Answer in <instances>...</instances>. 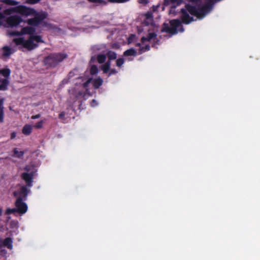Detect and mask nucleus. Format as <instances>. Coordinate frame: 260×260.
Masks as SVG:
<instances>
[{"label": "nucleus", "instance_id": "nucleus-1", "mask_svg": "<svg viewBox=\"0 0 260 260\" xmlns=\"http://www.w3.org/2000/svg\"><path fill=\"white\" fill-rule=\"evenodd\" d=\"M36 29L31 26H26L21 29V31H11L9 32V35L11 36H19L23 35H29V38L27 40H25L23 38H14L13 42L17 46L21 45L18 47L20 50L22 48H26L28 50H33L38 47V45L34 43H44L41 36L35 35Z\"/></svg>", "mask_w": 260, "mask_h": 260}, {"label": "nucleus", "instance_id": "nucleus-2", "mask_svg": "<svg viewBox=\"0 0 260 260\" xmlns=\"http://www.w3.org/2000/svg\"><path fill=\"white\" fill-rule=\"evenodd\" d=\"M14 13H19L25 16L34 15L35 18L39 24L46 19L47 16V14L46 12H37L34 9L28 8L23 5L10 8L5 11V13L7 14H11Z\"/></svg>", "mask_w": 260, "mask_h": 260}, {"label": "nucleus", "instance_id": "nucleus-3", "mask_svg": "<svg viewBox=\"0 0 260 260\" xmlns=\"http://www.w3.org/2000/svg\"><path fill=\"white\" fill-rule=\"evenodd\" d=\"M68 57V55L66 53H52L44 58L43 62L47 68H55Z\"/></svg>", "mask_w": 260, "mask_h": 260}, {"label": "nucleus", "instance_id": "nucleus-4", "mask_svg": "<svg viewBox=\"0 0 260 260\" xmlns=\"http://www.w3.org/2000/svg\"><path fill=\"white\" fill-rule=\"evenodd\" d=\"M214 0H207L208 3L204 6L197 9L195 6L189 4L185 5V10L192 15H194L199 19L202 18L212 8V3Z\"/></svg>", "mask_w": 260, "mask_h": 260}, {"label": "nucleus", "instance_id": "nucleus-5", "mask_svg": "<svg viewBox=\"0 0 260 260\" xmlns=\"http://www.w3.org/2000/svg\"><path fill=\"white\" fill-rule=\"evenodd\" d=\"M170 26L168 24L164 23L161 28L162 32H166L171 35L177 34L179 30L180 32L184 31V28L179 19H173L170 21Z\"/></svg>", "mask_w": 260, "mask_h": 260}, {"label": "nucleus", "instance_id": "nucleus-6", "mask_svg": "<svg viewBox=\"0 0 260 260\" xmlns=\"http://www.w3.org/2000/svg\"><path fill=\"white\" fill-rule=\"evenodd\" d=\"M23 200L21 197H18L15 203L17 212L20 214H23L27 211V205L23 202Z\"/></svg>", "mask_w": 260, "mask_h": 260}, {"label": "nucleus", "instance_id": "nucleus-7", "mask_svg": "<svg viewBox=\"0 0 260 260\" xmlns=\"http://www.w3.org/2000/svg\"><path fill=\"white\" fill-rule=\"evenodd\" d=\"M23 21L22 18L18 15H12L6 19V23L10 27L17 26Z\"/></svg>", "mask_w": 260, "mask_h": 260}, {"label": "nucleus", "instance_id": "nucleus-8", "mask_svg": "<svg viewBox=\"0 0 260 260\" xmlns=\"http://www.w3.org/2000/svg\"><path fill=\"white\" fill-rule=\"evenodd\" d=\"M35 175L32 173H29L28 172H23L21 173L20 177L24 181L25 185L27 186L28 187H31L33 185V179Z\"/></svg>", "mask_w": 260, "mask_h": 260}, {"label": "nucleus", "instance_id": "nucleus-9", "mask_svg": "<svg viewBox=\"0 0 260 260\" xmlns=\"http://www.w3.org/2000/svg\"><path fill=\"white\" fill-rule=\"evenodd\" d=\"M180 12L182 14L181 18L183 23L188 24L193 21V18L189 15L185 9H181Z\"/></svg>", "mask_w": 260, "mask_h": 260}, {"label": "nucleus", "instance_id": "nucleus-10", "mask_svg": "<svg viewBox=\"0 0 260 260\" xmlns=\"http://www.w3.org/2000/svg\"><path fill=\"white\" fill-rule=\"evenodd\" d=\"M0 244L2 245V247H7L8 249L11 250L13 248V240L10 237H7L4 240L2 239L0 240Z\"/></svg>", "mask_w": 260, "mask_h": 260}, {"label": "nucleus", "instance_id": "nucleus-11", "mask_svg": "<svg viewBox=\"0 0 260 260\" xmlns=\"http://www.w3.org/2000/svg\"><path fill=\"white\" fill-rule=\"evenodd\" d=\"M28 188L27 186L23 185L19 189V197H21L24 201L27 199V196L30 191Z\"/></svg>", "mask_w": 260, "mask_h": 260}, {"label": "nucleus", "instance_id": "nucleus-12", "mask_svg": "<svg viewBox=\"0 0 260 260\" xmlns=\"http://www.w3.org/2000/svg\"><path fill=\"white\" fill-rule=\"evenodd\" d=\"M0 90L5 91L7 90L10 83L8 79H0Z\"/></svg>", "mask_w": 260, "mask_h": 260}, {"label": "nucleus", "instance_id": "nucleus-13", "mask_svg": "<svg viewBox=\"0 0 260 260\" xmlns=\"http://www.w3.org/2000/svg\"><path fill=\"white\" fill-rule=\"evenodd\" d=\"M92 83L94 88L98 89L103 84V80L101 77H99L92 80Z\"/></svg>", "mask_w": 260, "mask_h": 260}, {"label": "nucleus", "instance_id": "nucleus-14", "mask_svg": "<svg viewBox=\"0 0 260 260\" xmlns=\"http://www.w3.org/2000/svg\"><path fill=\"white\" fill-rule=\"evenodd\" d=\"M13 154L12 156L19 158H22L24 154L23 151H19L17 148H14L13 150Z\"/></svg>", "mask_w": 260, "mask_h": 260}, {"label": "nucleus", "instance_id": "nucleus-15", "mask_svg": "<svg viewBox=\"0 0 260 260\" xmlns=\"http://www.w3.org/2000/svg\"><path fill=\"white\" fill-rule=\"evenodd\" d=\"M23 170H24L25 172H28L29 173H32L33 175H35V173L37 172L36 169L33 165H27L23 168Z\"/></svg>", "mask_w": 260, "mask_h": 260}, {"label": "nucleus", "instance_id": "nucleus-16", "mask_svg": "<svg viewBox=\"0 0 260 260\" xmlns=\"http://www.w3.org/2000/svg\"><path fill=\"white\" fill-rule=\"evenodd\" d=\"M138 53L136 50L134 48H130L125 50L123 52V56H136Z\"/></svg>", "mask_w": 260, "mask_h": 260}, {"label": "nucleus", "instance_id": "nucleus-17", "mask_svg": "<svg viewBox=\"0 0 260 260\" xmlns=\"http://www.w3.org/2000/svg\"><path fill=\"white\" fill-rule=\"evenodd\" d=\"M3 56L4 57H9L11 54L13 53L11 48L9 46H5L3 47Z\"/></svg>", "mask_w": 260, "mask_h": 260}, {"label": "nucleus", "instance_id": "nucleus-18", "mask_svg": "<svg viewBox=\"0 0 260 260\" xmlns=\"http://www.w3.org/2000/svg\"><path fill=\"white\" fill-rule=\"evenodd\" d=\"M22 133L26 135H29L32 132V127L29 124H25L22 128Z\"/></svg>", "mask_w": 260, "mask_h": 260}, {"label": "nucleus", "instance_id": "nucleus-19", "mask_svg": "<svg viewBox=\"0 0 260 260\" xmlns=\"http://www.w3.org/2000/svg\"><path fill=\"white\" fill-rule=\"evenodd\" d=\"M106 56L110 60H115L117 58V54L115 52L109 50L106 53Z\"/></svg>", "mask_w": 260, "mask_h": 260}, {"label": "nucleus", "instance_id": "nucleus-20", "mask_svg": "<svg viewBox=\"0 0 260 260\" xmlns=\"http://www.w3.org/2000/svg\"><path fill=\"white\" fill-rule=\"evenodd\" d=\"M106 54H99L96 56V59L98 62L100 64L105 63L106 60Z\"/></svg>", "mask_w": 260, "mask_h": 260}, {"label": "nucleus", "instance_id": "nucleus-21", "mask_svg": "<svg viewBox=\"0 0 260 260\" xmlns=\"http://www.w3.org/2000/svg\"><path fill=\"white\" fill-rule=\"evenodd\" d=\"M0 74L8 79L11 74V70L9 68L3 69L0 70Z\"/></svg>", "mask_w": 260, "mask_h": 260}, {"label": "nucleus", "instance_id": "nucleus-22", "mask_svg": "<svg viewBox=\"0 0 260 260\" xmlns=\"http://www.w3.org/2000/svg\"><path fill=\"white\" fill-rule=\"evenodd\" d=\"M90 3H92L95 4V6H105L107 3L104 0H87Z\"/></svg>", "mask_w": 260, "mask_h": 260}, {"label": "nucleus", "instance_id": "nucleus-23", "mask_svg": "<svg viewBox=\"0 0 260 260\" xmlns=\"http://www.w3.org/2000/svg\"><path fill=\"white\" fill-rule=\"evenodd\" d=\"M150 49V46L149 45H146L145 46H141L139 49L138 54L140 55L146 51Z\"/></svg>", "mask_w": 260, "mask_h": 260}, {"label": "nucleus", "instance_id": "nucleus-24", "mask_svg": "<svg viewBox=\"0 0 260 260\" xmlns=\"http://www.w3.org/2000/svg\"><path fill=\"white\" fill-rule=\"evenodd\" d=\"M27 23L31 26H37L39 24V22L37 21V20L34 18H30L27 20Z\"/></svg>", "mask_w": 260, "mask_h": 260}, {"label": "nucleus", "instance_id": "nucleus-25", "mask_svg": "<svg viewBox=\"0 0 260 260\" xmlns=\"http://www.w3.org/2000/svg\"><path fill=\"white\" fill-rule=\"evenodd\" d=\"M98 72V68L96 65L91 66L90 69V73L92 75H95Z\"/></svg>", "mask_w": 260, "mask_h": 260}, {"label": "nucleus", "instance_id": "nucleus-26", "mask_svg": "<svg viewBox=\"0 0 260 260\" xmlns=\"http://www.w3.org/2000/svg\"><path fill=\"white\" fill-rule=\"evenodd\" d=\"M3 2L7 5L15 6L18 4V2L14 0H4Z\"/></svg>", "mask_w": 260, "mask_h": 260}, {"label": "nucleus", "instance_id": "nucleus-27", "mask_svg": "<svg viewBox=\"0 0 260 260\" xmlns=\"http://www.w3.org/2000/svg\"><path fill=\"white\" fill-rule=\"evenodd\" d=\"M124 63V59L123 58H119L116 60V65L117 67L120 68Z\"/></svg>", "mask_w": 260, "mask_h": 260}, {"label": "nucleus", "instance_id": "nucleus-28", "mask_svg": "<svg viewBox=\"0 0 260 260\" xmlns=\"http://www.w3.org/2000/svg\"><path fill=\"white\" fill-rule=\"evenodd\" d=\"M157 35L155 32L149 33L146 37L148 39V41H150L152 39L156 38Z\"/></svg>", "mask_w": 260, "mask_h": 260}, {"label": "nucleus", "instance_id": "nucleus-29", "mask_svg": "<svg viewBox=\"0 0 260 260\" xmlns=\"http://www.w3.org/2000/svg\"><path fill=\"white\" fill-rule=\"evenodd\" d=\"M17 212L16 208H7L5 211L6 215H10Z\"/></svg>", "mask_w": 260, "mask_h": 260}, {"label": "nucleus", "instance_id": "nucleus-30", "mask_svg": "<svg viewBox=\"0 0 260 260\" xmlns=\"http://www.w3.org/2000/svg\"><path fill=\"white\" fill-rule=\"evenodd\" d=\"M101 69L104 74H107L109 72V71L110 69V68L104 64L102 66Z\"/></svg>", "mask_w": 260, "mask_h": 260}, {"label": "nucleus", "instance_id": "nucleus-31", "mask_svg": "<svg viewBox=\"0 0 260 260\" xmlns=\"http://www.w3.org/2000/svg\"><path fill=\"white\" fill-rule=\"evenodd\" d=\"M43 123H44V121L41 120L36 123V124L35 125V127L36 128H41L43 127Z\"/></svg>", "mask_w": 260, "mask_h": 260}, {"label": "nucleus", "instance_id": "nucleus-32", "mask_svg": "<svg viewBox=\"0 0 260 260\" xmlns=\"http://www.w3.org/2000/svg\"><path fill=\"white\" fill-rule=\"evenodd\" d=\"M2 245L0 244V255L4 256L7 254V250L3 248Z\"/></svg>", "mask_w": 260, "mask_h": 260}, {"label": "nucleus", "instance_id": "nucleus-33", "mask_svg": "<svg viewBox=\"0 0 260 260\" xmlns=\"http://www.w3.org/2000/svg\"><path fill=\"white\" fill-rule=\"evenodd\" d=\"M92 81V79L91 78H89L85 82H84L83 84V86L84 88H86L88 87L89 83L91 82V81Z\"/></svg>", "mask_w": 260, "mask_h": 260}, {"label": "nucleus", "instance_id": "nucleus-34", "mask_svg": "<svg viewBox=\"0 0 260 260\" xmlns=\"http://www.w3.org/2000/svg\"><path fill=\"white\" fill-rule=\"evenodd\" d=\"M117 73H118V72L115 69H110L108 76H111V75L116 74Z\"/></svg>", "mask_w": 260, "mask_h": 260}, {"label": "nucleus", "instance_id": "nucleus-35", "mask_svg": "<svg viewBox=\"0 0 260 260\" xmlns=\"http://www.w3.org/2000/svg\"><path fill=\"white\" fill-rule=\"evenodd\" d=\"M4 109L0 110V122H4Z\"/></svg>", "mask_w": 260, "mask_h": 260}, {"label": "nucleus", "instance_id": "nucleus-36", "mask_svg": "<svg viewBox=\"0 0 260 260\" xmlns=\"http://www.w3.org/2000/svg\"><path fill=\"white\" fill-rule=\"evenodd\" d=\"M5 99L4 98L0 99V110L4 109V103Z\"/></svg>", "mask_w": 260, "mask_h": 260}, {"label": "nucleus", "instance_id": "nucleus-37", "mask_svg": "<svg viewBox=\"0 0 260 260\" xmlns=\"http://www.w3.org/2000/svg\"><path fill=\"white\" fill-rule=\"evenodd\" d=\"M66 115L64 112H61L58 115V117L60 119H64Z\"/></svg>", "mask_w": 260, "mask_h": 260}, {"label": "nucleus", "instance_id": "nucleus-38", "mask_svg": "<svg viewBox=\"0 0 260 260\" xmlns=\"http://www.w3.org/2000/svg\"><path fill=\"white\" fill-rule=\"evenodd\" d=\"M90 105L92 107H94L98 105V103L96 100H92L90 103Z\"/></svg>", "mask_w": 260, "mask_h": 260}, {"label": "nucleus", "instance_id": "nucleus-39", "mask_svg": "<svg viewBox=\"0 0 260 260\" xmlns=\"http://www.w3.org/2000/svg\"><path fill=\"white\" fill-rule=\"evenodd\" d=\"M41 0H28V3L30 4H35L39 3Z\"/></svg>", "mask_w": 260, "mask_h": 260}, {"label": "nucleus", "instance_id": "nucleus-40", "mask_svg": "<svg viewBox=\"0 0 260 260\" xmlns=\"http://www.w3.org/2000/svg\"><path fill=\"white\" fill-rule=\"evenodd\" d=\"M139 3L143 5H146L148 3V0H139Z\"/></svg>", "mask_w": 260, "mask_h": 260}, {"label": "nucleus", "instance_id": "nucleus-41", "mask_svg": "<svg viewBox=\"0 0 260 260\" xmlns=\"http://www.w3.org/2000/svg\"><path fill=\"white\" fill-rule=\"evenodd\" d=\"M41 117V115L40 114H36L35 115H32L31 117V118L32 119H38L39 118Z\"/></svg>", "mask_w": 260, "mask_h": 260}, {"label": "nucleus", "instance_id": "nucleus-42", "mask_svg": "<svg viewBox=\"0 0 260 260\" xmlns=\"http://www.w3.org/2000/svg\"><path fill=\"white\" fill-rule=\"evenodd\" d=\"M141 41L142 43H144L145 42L148 41V39L146 37H143L141 39Z\"/></svg>", "mask_w": 260, "mask_h": 260}, {"label": "nucleus", "instance_id": "nucleus-43", "mask_svg": "<svg viewBox=\"0 0 260 260\" xmlns=\"http://www.w3.org/2000/svg\"><path fill=\"white\" fill-rule=\"evenodd\" d=\"M16 136V133L13 132L11 134V139H14Z\"/></svg>", "mask_w": 260, "mask_h": 260}, {"label": "nucleus", "instance_id": "nucleus-44", "mask_svg": "<svg viewBox=\"0 0 260 260\" xmlns=\"http://www.w3.org/2000/svg\"><path fill=\"white\" fill-rule=\"evenodd\" d=\"M13 194L14 197H17L18 196H19V192L18 191H15L13 192Z\"/></svg>", "mask_w": 260, "mask_h": 260}, {"label": "nucleus", "instance_id": "nucleus-45", "mask_svg": "<svg viewBox=\"0 0 260 260\" xmlns=\"http://www.w3.org/2000/svg\"><path fill=\"white\" fill-rule=\"evenodd\" d=\"M111 60H109V59H108V61H106V62L104 63V64H105V65H106V66H108L109 67H110H110H111Z\"/></svg>", "mask_w": 260, "mask_h": 260}, {"label": "nucleus", "instance_id": "nucleus-46", "mask_svg": "<svg viewBox=\"0 0 260 260\" xmlns=\"http://www.w3.org/2000/svg\"><path fill=\"white\" fill-rule=\"evenodd\" d=\"M129 0H116V3H122L128 1Z\"/></svg>", "mask_w": 260, "mask_h": 260}, {"label": "nucleus", "instance_id": "nucleus-47", "mask_svg": "<svg viewBox=\"0 0 260 260\" xmlns=\"http://www.w3.org/2000/svg\"><path fill=\"white\" fill-rule=\"evenodd\" d=\"M4 18V15L2 13H0V25H1V20Z\"/></svg>", "mask_w": 260, "mask_h": 260}, {"label": "nucleus", "instance_id": "nucleus-48", "mask_svg": "<svg viewBox=\"0 0 260 260\" xmlns=\"http://www.w3.org/2000/svg\"><path fill=\"white\" fill-rule=\"evenodd\" d=\"M109 2L111 3H116V0H108Z\"/></svg>", "mask_w": 260, "mask_h": 260}, {"label": "nucleus", "instance_id": "nucleus-49", "mask_svg": "<svg viewBox=\"0 0 260 260\" xmlns=\"http://www.w3.org/2000/svg\"><path fill=\"white\" fill-rule=\"evenodd\" d=\"M192 3H197L200 2L201 0H189Z\"/></svg>", "mask_w": 260, "mask_h": 260}, {"label": "nucleus", "instance_id": "nucleus-50", "mask_svg": "<svg viewBox=\"0 0 260 260\" xmlns=\"http://www.w3.org/2000/svg\"><path fill=\"white\" fill-rule=\"evenodd\" d=\"M136 46L137 47H139V48H140L141 47V44L140 43H137L136 44Z\"/></svg>", "mask_w": 260, "mask_h": 260}, {"label": "nucleus", "instance_id": "nucleus-51", "mask_svg": "<svg viewBox=\"0 0 260 260\" xmlns=\"http://www.w3.org/2000/svg\"><path fill=\"white\" fill-rule=\"evenodd\" d=\"M3 213V209L2 208H0V216L2 215Z\"/></svg>", "mask_w": 260, "mask_h": 260}, {"label": "nucleus", "instance_id": "nucleus-52", "mask_svg": "<svg viewBox=\"0 0 260 260\" xmlns=\"http://www.w3.org/2000/svg\"><path fill=\"white\" fill-rule=\"evenodd\" d=\"M71 74H72V72H70L69 74V76L71 77Z\"/></svg>", "mask_w": 260, "mask_h": 260}, {"label": "nucleus", "instance_id": "nucleus-53", "mask_svg": "<svg viewBox=\"0 0 260 260\" xmlns=\"http://www.w3.org/2000/svg\"><path fill=\"white\" fill-rule=\"evenodd\" d=\"M14 222L13 221H11V224L12 225L13 224V223Z\"/></svg>", "mask_w": 260, "mask_h": 260}, {"label": "nucleus", "instance_id": "nucleus-54", "mask_svg": "<svg viewBox=\"0 0 260 260\" xmlns=\"http://www.w3.org/2000/svg\"><path fill=\"white\" fill-rule=\"evenodd\" d=\"M46 24H47V22H44V25H46Z\"/></svg>", "mask_w": 260, "mask_h": 260}, {"label": "nucleus", "instance_id": "nucleus-55", "mask_svg": "<svg viewBox=\"0 0 260 260\" xmlns=\"http://www.w3.org/2000/svg\"><path fill=\"white\" fill-rule=\"evenodd\" d=\"M93 57H91V60H93Z\"/></svg>", "mask_w": 260, "mask_h": 260}, {"label": "nucleus", "instance_id": "nucleus-56", "mask_svg": "<svg viewBox=\"0 0 260 260\" xmlns=\"http://www.w3.org/2000/svg\"><path fill=\"white\" fill-rule=\"evenodd\" d=\"M1 9V7H0V10Z\"/></svg>", "mask_w": 260, "mask_h": 260}]
</instances>
